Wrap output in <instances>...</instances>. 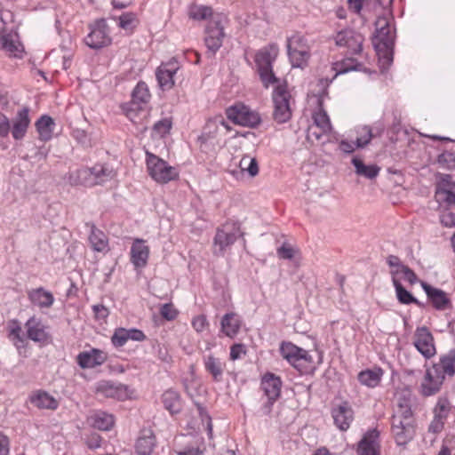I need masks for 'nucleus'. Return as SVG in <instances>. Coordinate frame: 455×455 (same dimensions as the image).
<instances>
[{"label": "nucleus", "mask_w": 455, "mask_h": 455, "mask_svg": "<svg viewBox=\"0 0 455 455\" xmlns=\"http://www.w3.org/2000/svg\"><path fill=\"white\" fill-rule=\"evenodd\" d=\"M226 116L235 124L251 128L257 127L261 122L259 113L243 104H235L228 107L226 109Z\"/></svg>", "instance_id": "nucleus-14"}, {"label": "nucleus", "mask_w": 455, "mask_h": 455, "mask_svg": "<svg viewBox=\"0 0 455 455\" xmlns=\"http://www.w3.org/2000/svg\"><path fill=\"white\" fill-rule=\"evenodd\" d=\"M331 416L335 426L341 431H346L354 419V411L347 402H342L332 408Z\"/></svg>", "instance_id": "nucleus-23"}, {"label": "nucleus", "mask_w": 455, "mask_h": 455, "mask_svg": "<svg viewBox=\"0 0 455 455\" xmlns=\"http://www.w3.org/2000/svg\"><path fill=\"white\" fill-rule=\"evenodd\" d=\"M243 235L241 226L236 221H227L219 227L213 239V253L223 256L234 243Z\"/></svg>", "instance_id": "nucleus-7"}, {"label": "nucleus", "mask_w": 455, "mask_h": 455, "mask_svg": "<svg viewBox=\"0 0 455 455\" xmlns=\"http://www.w3.org/2000/svg\"><path fill=\"white\" fill-rule=\"evenodd\" d=\"M115 175V171L109 165L97 164L91 168L77 170V183L85 187H93L112 180Z\"/></svg>", "instance_id": "nucleus-10"}, {"label": "nucleus", "mask_w": 455, "mask_h": 455, "mask_svg": "<svg viewBox=\"0 0 455 455\" xmlns=\"http://www.w3.org/2000/svg\"><path fill=\"white\" fill-rule=\"evenodd\" d=\"M138 25L136 14L133 12H124L118 17V26L128 32H132Z\"/></svg>", "instance_id": "nucleus-44"}, {"label": "nucleus", "mask_w": 455, "mask_h": 455, "mask_svg": "<svg viewBox=\"0 0 455 455\" xmlns=\"http://www.w3.org/2000/svg\"><path fill=\"white\" fill-rule=\"evenodd\" d=\"M319 128L322 133H330L331 124L326 111L323 108V96L318 99V110L313 114V125Z\"/></svg>", "instance_id": "nucleus-35"}, {"label": "nucleus", "mask_w": 455, "mask_h": 455, "mask_svg": "<svg viewBox=\"0 0 455 455\" xmlns=\"http://www.w3.org/2000/svg\"><path fill=\"white\" fill-rule=\"evenodd\" d=\"M408 411V414L413 415L411 405L410 396L399 395L396 402V408L395 409L394 414L398 412H404Z\"/></svg>", "instance_id": "nucleus-48"}, {"label": "nucleus", "mask_w": 455, "mask_h": 455, "mask_svg": "<svg viewBox=\"0 0 455 455\" xmlns=\"http://www.w3.org/2000/svg\"><path fill=\"white\" fill-rule=\"evenodd\" d=\"M445 419L442 418V416H435L428 426V433L433 435L439 434L443 431L444 427Z\"/></svg>", "instance_id": "nucleus-52"}, {"label": "nucleus", "mask_w": 455, "mask_h": 455, "mask_svg": "<svg viewBox=\"0 0 455 455\" xmlns=\"http://www.w3.org/2000/svg\"><path fill=\"white\" fill-rule=\"evenodd\" d=\"M421 287L436 310L443 311L452 307V303L444 291L433 287L425 282H421Z\"/></svg>", "instance_id": "nucleus-21"}, {"label": "nucleus", "mask_w": 455, "mask_h": 455, "mask_svg": "<svg viewBox=\"0 0 455 455\" xmlns=\"http://www.w3.org/2000/svg\"><path fill=\"white\" fill-rule=\"evenodd\" d=\"M89 33L84 37V44L91 49L100 50L112 44L110 28L105 19H99L89 25Z\"/></svg>", "instance_id": "nucleus-12"}, {"label": "nucleus", "mask_w": 455, "mask_h": 455, "mask_svg": "<svg viewBox=\"0 0 455 455\" xmlns=\"http://www.w3.org/2000/svg\"><path fill=\"white\" fill-rule=\"evenodd\" d=\"M105 354L97 348L78 354L76 360L78 365L83 369L94 368L100 366L106 361Z\"/></svg>", "instance_id": "nucleus-28"}, {"label": "nucleus", "mask_w": 455, "mask_h": 455, "mask_svg": "<svg viewBox=\"0 0 455 455\" xmlns=\"http://www.w3.org/2000/svg\"><path fill=\"white\" fill-rule=\"evenodd\" d=\"M146 164L149 176L158 183H168L179 176L174 167L148 151L146 152Z\"/></svg>", "instance_id": "nucleus-8"}, {"label": "nucleus", "mask_w": 455, "mask_h": 455, "mask_svg": "<svg viewBox=\"0 0 455 455\" xmlns=\"http://www.w3.org/2000/svg\"><path fill=\"white\" fill-rule=\"evenodd\" d=\"M151 99V94L148 84L140 81L132 92L130 102L124 104L123 110L129 120L136 125L142 126L146 130L149 110L148 104Z\"/></svg>", "instance_id": "nucleus-3"}, {"label": "nucleus", "mask_w": 455, "mask_h": 455, "mask_svg": "<svg viewBox=\"0 0 455 455\" xmlns=\"http://www.w3.org/2000/svg\"><path fill=\"white\" fill-rule=\"evenodd\" d=\"M384 371L379 367L367 369L358 373V381L367 387H376L379 385Z\"/></svg>", "instance_id": "nucleus-34"}, {"label": "nucleus", "mask_w": 455, "mask_h": 455, "mask_svg": "<svg viewBox=\"0 0 455 455\" xmlns=\"http://www.w3.org/2000/svg\"><path fill=\"white\" fill-rule=\"evenodd\" d=\"M401 278L408 281L411 284H415L418 282L416 274L407 266L403 268Z\"/></svg>", "instance_id": "nucleus-62"}, {"label": "nucleus", "mask_w": 455, "mask_h": 455, "mask_svg": "<svg viewBox=\"0 0 455 455\" xmlns=\"http://www.w3.org/2000/svg\"><path fill=\"white\" fill-rule=\"evenodd\" d=\"M172 128V121L169 118H164L156 122L153 126L156 135L163 137L167 134Z\"/></svg>", "instance_id": "nucleus-47"}, {"label": "nucleus", "mask_w": 455, "mask_h": 455, "mask_svg": "<svg viewBox=\"0 0 455 455\" xmlns=\"http://www.w3.org/2000/svg\"><path fill=\"white\" fill-rule=\"evenodd\" d=\"M449 411L450 406L448 401L445 399H439L434 409V415L442 416V418L446 419Z\"/></svg>", "instance_id": "nucleus-53"}, {"label": "nucleus", "mask_w": 455, "mask_h": 455, "mask_svg": "<svg viewBox=\"0 0 455 455\" xmlns=\"http://www.w3.org/2000/svg\"><path fill=\"white\" fill-rule=\"evenodd\" d=\"M395 291V295L397 300L403 305L415 304L419 307H421L422 304L419 301L410 291H408L401 283V282H395V284H393Z\"/></svg>", "instance_id": "nucleus-41"}, {"label": "nucleus", "mask_w": 455, "mask_h": 455, "mask_svg": "<svg viewBox=\"0 0 455 455\" xmlns=\"http://www.w3.org/2000/svg\"><path fill=\"white\" fill-rule=\"evenodd\" d=\"M156 445V437L149 429L141 431L136 442V451L139 455H151Z\"/></svg>", "instance_id": "nucleus-33"}, {"label": "nucleus", "mask_w": 455, "mask_h": 455, "mask_svg": "<svg viewBox=\"0 0 455 455\" xmlns=\"http://www.w3.org/2000/svg\"><path fill=\"white\" fill-rule=\"evenodd\" d=\"M203 363L205 371L211 375L214 382H221L226 369V362L213 354L203 357Z\"/></svg>", "instance_id": "nucleus-24"}, {"label": "nucleus", "mask_w": 455, "mask_h": 455, "mask_svg": "<svg viewBox=\"0 0 455 455\" xmlns=\"http://www.w3.org/2000/svg\"><path fill=\"white\" fill-rule=\"evenodd\" d=\"M391 431L398 445H405L408 443L415 434L413 415L408 414V411L393 414L391 419Z\"/></svg>", "instance_id": "nucleus-9"}, {"label": "nucleus", "mask_w": 455, "mask_h": 455, "mask_svg": "<svg viewBox=\"0 0 455 455\" xmlns=\"http://www.w3.org/2000/svg\"><path fill=\"white\" fill-rule=\"evenodd\" d=\"M126 333L128 337V340L132 339L134 341H143L146 339V335L144 332L139 329L132 328L126 329Z\"/></svg>", "instance_id": "nucleus-59"}, {"label": "nucleus", "mask_w": 455, "mask_h": 455, "mask_svg": "<svg viewBox=\"0 0 455 455\" xmlns=\"http://www.w3.org/2000/svg\"><path fill=\"white\" fill-rule=\"evenodd\" d=\"M9 338L12 340L14 346L20 348L23 346L24 338L21 334L22 329L20 323L17 319H12L8 323Z\"/></svg>", "instance_id": "nucleus-42"}, {"label": "nucleus", "mask_w": 455, "mask_h": 455, "mask_svg": "<svg viewBox=\"0 0 455 455\" xmlns=\"http://www.w3.org/2000/svg\"><path fill=\"white\" fill-rule=\"evenodd\" d=\"M2 48L9 52L10 53L16 56V53L19 52V46L16 44V42L11 39L9 36H4L2 37Z\"/></svg>", "instance_id": "nucleus-55"}, {"label": "nucleus", "mask_w": 455, "mask_h": 455, "mask_svg": "<svg viewBox=\"0 0 455 455\" xmlns=\"http://www.w3.org/2000/svg\"><path fill=\"white\" fill-rule=\"evenodd\" d=\"M339 69L338 71L339 74H344L347 73L352 70H358L361 64L353 58H347L345 59L340 64H339Z\"/></svg>", "instance_id": "nucleus-50"}, {"label": "nucleus", "mask_w": 455, "mask_h": 455, "mask_svg": "<svg viewBox=\"0 0 455 455\" xmlns=\"http://www.w3.org/2000/svg\"><path fill=\"white\" fill-rule=\"evenodd\" d=\"M180 66L175 58L171 59L165 63H162L156 71V80L159 87L165 91L173 87L175 81L174 76L179 71Z\"/></svg>", "instance_id": "nucleus-18"}, {"label": "nucleus", "mask_w": 455, "mask_h": 455, "mask_svg": "<svg viewBox=\"0 0 455 455\" xmlns=\"http://www.w3.org/2000/svg\"><path fill=\"white\" fill-rule=\"evenodd\" d=\"M30 403L38 409L56 410L59 406L58 401L49 393L38 390L29 396Z\"/></svg>", "instance_id": "nucleus-32"}, {"label": "nucleus", "mask_w": 455, "mask_h": 455, "mask_svg": "<svg viewBox=\"0 0 455 455\" xmlns=\"http://www.w3.org/2000/svg\"><path fill=\"white\" fill-rule=\"evenodd\" d=\"M426 367L425 375L419 386V393L423 396H432L440 392L445 377L455 375V349L449 350L439 357L438 363Z\"/></svg>", "instance_id": "nucleus-1"}, {"label": "nucleus", "mask_w": 455, "mask_h": 455, "mask_svg": "<svg viewBox=\"0 0 455 455\" xmlns=\"http://www.w3.org/2000/svg\"><path fill=\"white\" fill-rule=\"evenodd\" d=\"M356 147L363 148L366 147L373 138L372 129L370 126L364 125L356 129Z\"/></svg>", "instance_id": "nucleus-43"}, {"label": "nucleus", "mask_w": 455, "mask_h": 455, "mask_svg": "<svg viewBox=\"0 0 455 455\" xmlns=\"http://www.w3.org/2000/svg\"><path fill=\"white\" fill-rule=\"evenodd\" d=\"M221 330L228 337L237 334L240 328V320L235 313H228L221 319Z\"/></svg>", "instance_id": "nucleus-38"}, {"label": "nucleus", "mask_w": 455, "mask_h": 455, "mask_svg": "<svg viewBox=\"0 0 455 455\" xmlns=\"http://www.w3.org/2000/svg\"><path fill=\"white\" fill-rule=\"evenodd\" d=\"M89 243L92 249L95 251L108 252L109 251L108 235L93 224L91 225Z\"/></svg>", "instance_id": "nucleus-31"}, {"label": "nucleus", "mask_w": 455, "mask_h": 455, "mask_svg": "<svg viewBox=\"0 0 455 455\" xmlns=\"http://www.w3.org/2000/svg\"><path fill=\"white\" fill-rule=\"evenodd\" d=\"M260 387L267 399L262 405L261 411L263 414L268 415L272 405L280 396L282 380L278 376L268 372L262 377Z\"/></svg>", "instance_id": "nucleus-15"}, {"label": "nucleus", "mask_w": 455, "mask_h": 455, "mask_svg": "<svg viewBox=\"0 0 455 455\" xmlns=\"http://www.w3.org/2000/svg\"><path fill=\"white\" fill-rule=\"evenodd\" d=\"M101 436L97 433L89 435L85 439L86 445L92 450L100 448L101 446Z\"/></svg>", "instance_id": "nucleus-57"}, {"label": "nucleus", "mask_w": 455, "mask_h": 455, "mask_svg": "<svg viewBox=\"0 0 455 455\" xmlns=\"http://www.w3.org/2000/svg\"><path fill=\"white\" fill-rule=\"evenodd\" d=\"M162 403L172 414L179 413L181 410V400L179 393L173 389H168L162 395Z\"/></svg>", "instance_id": "nucleus-37"}, {"label": "nucleus", "mask_w": 455, "mask_h": 455, "mask_svg": "<svg viewBox=\"0 0 455 455\" xmlns=\"http://www.w3.org/2000/svg\"><path fill=\"white\" fill-rule=\"evenodd\" d=\"M10 133V119L0 112V137L5 138Z\"/></svg>", "instance_id": "nucleus-58"}, {"label": "nucleus", "mask_w": 455, "mask_h": 455, "mask_svg": "<svg viewBox=\"0 0 455 455\" xmlns=\"http://www.w3.org/2000/svg\"><path fill=\"white\" fill-rule=\"evenodd\" d=\"M287 53L293 68H303L310 58V46L307 40L299 34L287 38Z\"/></svg>", "instance_id": "nucleus-11"}, {"label": "nucleus", "mask_w": 455, "mask_h": 455, "mask_svg": "<svg viewBox=\"0 0 455 455\" xmlns=\"http://www.w3.org/2000/svg\"><path fill=\"white\" fill-rule=\"evenodd\" d=\"M92 309L96 317L99 319H105L109 314L108 309L101 304L94 305Z\"/></svg>", "instance_id": "nucleus-64"}, {"label": "nucleus", "mask_w": 455, "mask_h": 455, "mask_svg": "<svg viewBox=\"0 0 455 455\" xmlns=\"http://www.w3.org/2000/svg\"><path fill=\"white\" fill-rule=\"evenodd\" d=\"M112 344L116 347H121L126 344L128 341V337L126 333V329L124 328H118L115 331L112 338H111Z\"/></svg>", "instance_id": "nucleus-49"}, {"label": "nucleus", "mask_w": 455, "mask_h": 455, "mask_svg": "<svg viewBox=\"0 0 455 455\" xmlns=\"http://www.w3.org/2000/svg\"><path fill=\"white\" fill-rule=\"evenodd\" d=\"M231 131L228 123L221 116L209 119L204 128L203 136L206 140H219Z\"/></svg>", "instance_id": "nucleus-22"}, {"label": "nucleus", "mask_w": 455, "mask_h": 455, "mask_svg": "<svg viewBox=\"0 0 455 455\" xmlns=\"http://www.w3.org/2000/svg\"><path fill=\"white\" fill-rule=\"evenodd\" d=\"M379 432L376 429L368 431L359 443V455H379Z\"/></svg>", "instance_id": "nucleus-29"}, {"label": "nucleus", "mask_w": 455, "mask_h": 455, "mask_svg": "<svg viewBox=\"0 0 455 455\" xmlns=\"http://www.w3.org/2000/svg\"><path fill=\"white\" fill-rule=\"evenodd\" d=\"M191 323L196 332H202L209 326V322L204 315L195 316Z\"/></svg>", "instance_id": "nucleus-54"}, {"label": "nucleus", "mask_w": 455, "mask_h": 455, "mask_svg": "<svg viewBox=\"0 0 455 455\" xmlns=\"http://www.w3.org/2000/svg\"><path fill=\"white\" fill-rule=\"evenodd\" d=\"M352 164L355 166V173L357 175L370 180L376 178L380 171V168L376 164L366 165L361 159L357 157H354L352 159Z\"/></svg>", "instance_id": "nucleus-39"}, {"label": "nucleus", "mask_w": 455, "mask_h": 455, "mask_svg": "<svg viewBox=\"0 0 455 455\" xmlns=\"http://www.w3.org/2000/svg\"><path fill=\"white\" fill-rule=\"evenodd\" d=\"M101 387L105 389L107 395H108V396L117 395L118 397H120V395H118V392L120 390L125 388L122 385H120L118 387H114V385L109 384V383H106V384L102 385Z\"/></svg>", "instance_id": "nucleus-63"}, {"label": "nucleus", "mask_w": 455, "mask_h": 455, "mask_svg": "<svg viewBox=\"0 0 455 455\" xmlns=\"http://www.w3.org/2000/svg\"><path fill=\"white\" fill-rule=\"evenodd\" d=\"M413 344L417 350L427 359L433 357L436 353L434 337L425 326L416 329Z\"/></svg>", "instance_id": "nucleus-19"}, {"label": "nucleus", "mask_w": 455, "mask_h": 455, "mask_svg": "<svg viewBox=\"0 0 455 455\" xmlns=\"http://www.w3.org/2000/svg\"><path fill=\"white\" fill-rule=\"evenodd\" d=\"M30 108L24 106L19 108L10 119V133L14 140H22L30 126Z\"/></svg>", "instance_id": "nucleus-16"}, {"label": "nucleus", "mask_w": 455, "mask_h": 455, "mask_svg": "<svg viewBox=\"0 0 455 455\" xmlns=\"http://www.w3.org/2000/svg\"><path fill=\"white\" fill-rule=\"evenodd\" d=\"M160 314L163 318L172 321L178 315V310L172 303H165L160 308Z\"/></svg>", "instance_id": "nucleus-51"}, {"label": "nucleus", "mask_w": 455, "mask_h": 455, "mask_svg": "<svg viewBox=\"0 0 455 455\" xmlns=\"http://www.w3.org/2000/svg\"><path fill=\"white\" fill-rule=\"evenodd\" d=\"M280 352L294 368L301 374L311 372L315 369V361L309 351L303 349L291 342H283Z\"/></svg>", "instance_id": "nucleus-5"}, {"label": "nucleus", "mask_w": 455, "mask_h": 455, "mask_svg": "<svg viewBox=\"0 0 455 455\" xmlns=\"http://www.w3.org/2000/svg\"><path fill=\"white\" fill-rule=\"evenodd\" d=\"M27 293L30 303L39 308H50L55 301L53 294L43 287L30 289Z\"/></svg>", "instance_id": "nucleus-27"}, {"label": "nucleus", "mask_w": 455, "mask_h": 455, "mask_svg": "<svg viewBox=\"0 0 455 455\" xmlns=\"http://www.w3.org/2000/svg\"><path fill=\"white\" fill-rule=\"evenodd\" d=\"M90 424L99 430L108 431L114 426V417L105 411H95L89 417Z\"/></svg>", "instance_id": "nucleus-36"}, {"label": "nucleus", "mask_w": 455, "mask_h": 455, "mask_svg": "<svg viewBox=\"0 0 455 455\" xmlns=\"http://www.w3.org/2000/svg\"><path fill=\"white\" fill-rule=\"evenodd\" d=\"M442 207L441 223L447 228H455V201L439 204Z\"/></svg>", "instance_id": "nucleus-40"}, {"label": "nucleus", "mask_w": 455, "mask_h": 455, "mask_svg": "<svg viewBox=\"0 0 455 455\" xmlns=\"http://www.w3.org/2000/svg\"><path fill=\"white\" fill-rule=\"evenodd\" d=\"M274 103L273 118L278 124H283L291 117V96L285 85H278L272 95Z\"/></svg>", "instance_id": "nucleus-13"}, {"label": "nucleus", "mask_w": 455, "mask_h": 455, "mask_svg": "<svg viewBox=\"0 0 455 455\" xmlns=\"http://www.w3.org/2000/svg\"><path fill=\"white\" fill-rule=\"evenodd\" d=\"M278 55V47L275 44L263 47L255 54V63L260 79L266 87L277 82L273 72V62Z\"/></svg>", "instance_id": "nucleus-6"}, {"label": "nucleus", "mask_w": 455, "mask_h": 455, "mask_svg": "<svg viewBox=\"0 0 455 455\" xmlns=\"http://www.w3.org/2000/svg\"><path fill=\"white\" fill-rule=\"evenodd\" d=\"M227 22L228 18L222 13H217L209 20L205 28L204 36L208 58H212L222 46L223 39L226 36L224 28Z\"/></svg>", "instance_id": "nucleus-4"}, {"label": "nucleus", "mask_w": 455, "mask_h": 455, "mask_svg": "<svg viewBox=\"0 0 455 455\" xmlns=\"http://www.w3.org/2000/svg\"><path fill=\"white\" fill-rule=\"evenodd\" d=\"M339 148L341 151L347 154L353 153L355 148H358L356 147V140L355 141H347L346 140H342L339 142Z\"/></svg>", "instance_id": "nucleus-61"}, {"label": "nucleus", "mask_w": 455, "mask_h": 455, "mask_svg": "<svg viewBox=\"0 0 455 455\" xmlns=\"http://www.w3.org/2000/svg\"><path fill=\"white\" fill-rule=\"evenodd\" d=\"M188 15L191 19L196 20H206L209 17H212V10L211 7L204 5H192L189 8Z\"/></svg>", "instance_id": "nucleus-45"}, {"label": "nucleus", "mask_w": 455, "mask_h": 455, "mask_svg": "<svg viewBox=\"0 0 455 455\" xmlns=\"http://www.w3.org/2000/svg\"><path fill=\"white\" fill-rule=\"evenodd\" d=\"M149 247L145 241L136 238L131 247V262L136 268H143L148 263Z\"/></svg>", "instance_id": "nucleus-26"}, {"label": "nucleus", "mask_w": 455, "mask_h": 455, "mask_svg": "<svg viewBox=\"0 0 455 455\" xmlns=\"http://www.w3.org/2000/svg\"><path fill=\"white\" fill-rule=\"evenodd\" d=\"M390 14L379 16L375 21L373 45L379 56L380 68L387 70L393 63L395 28Z\"/></svg>", "instance_id": "nucleus-2"}, {"label": "nucleus", "mask_w": 455, "mask_h": 455, "mask_svg": "<svg viewBox=\"0 0 455 455\" xmlns=\"http://www.w3.org/2000/svg\"><path fill=\"white\" fill-rule=\"evenodd\" d=\"M363 36L354 29H344L337 33L335 43L339 47H346L354 55L359 54L363 49Z\"/></svg>", "instance_id": "nucleus-17"}, {"label": "nucleus", "mask_w": 455, "mask_h": 455, "mask_svg": "<svg viewBox=\"0 0 455 455\" xmlns=\"http://www.w3.org/2000/svg\"><path fill=\"white\" fill-rule=\"evenodd\" d=\"M54 119L48 115H42L35 123L38 133V140L46 142L52 140L55 128Z\"/></svg>", "instance_id": "nucleus-30"}, {"label": "nucleus", "mask_w": 455, "mask_h": 455, "mask_svg": "<svg viewBox=\"0 0 455 455\" xmlns=\"http://www.w3.org/2000/svg\"><path fill=\"white\" fill-rule=\"evenodd\" d=\"M25 327L28 338L35 342H45L49 338L46 326L35 315L26 322Z\"/></svg>", "instance_id": "nucleus-25"}, {"label": "nucleus", "mask_w": 455, "mask_h": 455, "mask_svg": "<svg viewBox=\"0 0 455 455\" xmlns=\"http://www.w3.org/2000/svg\"><path fill=\"white\" fill-rule=\"evenodd\" d=\"M435 198L439 204L455 201V181L450 174L437 175Z\"/></svg>", "instance_id": "nucleus-20"}, {"label": "nucleus", "mask_w": 455, "mask_h": 455, "mask_svg": "<svg viewBox=\"0 0 455 455\" xmlns=\"http://www.w3.org/2000/svg\"><path fill=\"white\" fill-rule=\"evenodd\" d=\"M242 354H245L244 347L242 344H234L230 347V359L235 361L241 357Z\"/></svg>", "instance_id": "nucleus-60"}, {"label": "nucleus", "mask_w": 455, "mask_h": 455, "mask_svg": "<svg viewBox=\"0 0 455 455\" xmlns=\"http://www.w3.org/2000/svg\"><path fill=\"white\" fill-rule=\"evenodd\" d=\"M294 249L286 243L277 249L278 257L283 259H291L294 257Z\"/></svg>", "instance_id": "nucleus-56"}, {"label": "nucleus", "mask_w": 455, "mask_h": 455, "mask_svg": "<svg viewBox=\"0 0 455 455\" xmlns=\"http://www.w3.org/2000/svg\"><path fill=\"white\" fill-rule=\"evenodd\" d=\"M239 167L242 171H246L251 177L256 176L259 172L257 160L249 156H245L240 160Z\"/></svg>", "instance_id": "nucleus-46"}]
</instances>
